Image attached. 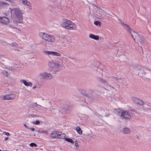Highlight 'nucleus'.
Here are the masks:
<instances>
[{
    "label": "nucleus",
    "instance_id": "f257e3e1",
    "mask_svg": "<svg viewBox=\"0 0 151 151\" xmlns=\"http://www.w3.org/2000/svg\"><path fill=\"white\" fill-rule=\"evenodd\" d=\"M122 25L130 33L133 39L135 40V38L137 40L138 42V43L139 45H145V40L142 37L138 35L137 32L133 30L128 25L123 22L122 23Z\"/></svg>",
    "mask_w": 151,
    "mask_h": 151
},
{
    "label": "nucleus",
    "instance_id": "423d86ee",
    "mask_svg": "<svg viewBox=\"0 0 151 151\" xmlns=\"http://www.w3.org/2000/svg\"><path fill=\"white\" fill-rule=\"evenodd\" d=\"M42 38L46 41L48 42H53L55 41V38L54 36L49 35L46 33H43Z\"/></svg>",
    "mask_w": 151,
    "mask_h": 151
},
{
    "label": "nucleus",
    "instance_id": "dca6fc26",
    "mask_svg": "<svg viewBox=\"0 0 151 151\" xmlns=\"http://www.w3.org/2000/svg\"><path fill=\"white\" fill-rule=\"evenodd\" d=\"M48 66L50 69L52 70L55 67V63L53 60H51L48 62Z\"/></svg>",
    "mask_w": 151,
    "mask_h": 151
},
{
    "label": "nucleus",
    "instance_id": "9b49d317",
    "mask_svg": "<svg viewBox=\"0 0 151 151\" xmlns=\"http://www.w3.org/2000/svg\"><path fill=\"white\" fill-rule=\"evenodd\" d=\"M32 104V106L34 109H36V108H37V109L41 110L42 111H47V108L42 107L41 106L37 104V102L33 103Z\"/></svg>",
    "mask_w": 151,
    "mask_h": 151
},
{
    "label": "nucleus",
    "instance_id": "b1692460",
    "mask_svg": "<svg viewBox=\"0 0 151 151\" xmlns=\"http://www.w3.org/2000/svg\"><path fill=\"white\" fill-rule=\"evenodd\" d=\"M76 130L77 132L80 134L81 135L82 134V132L81 129L79 127H77L76 128Z\"/></svg>",
    "mask_w": 151,
    "mask_h": 151
},
{
    "label": "nucleus",
    "instance_id": "9d476101",
    "mask_svg": "<svg viewBox=\"0 0 151 151\" xmlns=\"http://www.w3.org/2000/svg\"><path fill=\"white\" fill-rule=\"evenodd\" d=\"M15 97L16 94L13 93L3 95L1 98L5 100H12L15 99Z\"/></svg>",
    "mask_w": 151,
    "mask_h": 151
},
{
    "label": "nucleus",
    "instance_id": "c03bdc74",
    "mask_svg": "<svg viewBox=\"0 0 151 151\" xmlns=\"http://www.w3.org/2000/svg\"><path fill=\"white\" fill-rule=\"evenodd\" d=\"M36 88V86H34L33 87V89H35V88Z\"/></svg>",
    "mask_w": 151,
    "mask_h": 151
},
{
    "label": "nucleus",
    "instance_id": "09e8293b",
    "mask_svg": "<svg viewBox=\"0 0 151 151\" xmlns=\"http://www.w3.org/2000/svg\"><path fill=\"white\" fill-rule=\"evenodd\" d=\"M6 1H11L12 0H6Z\"/></svg>",
    "mask_w": 151,
    "mask_h": 151
},
{
    "label": "nucleus",
    "instance_id": "6ab92c4d",
    "mask_svg": "<svg viewBox=\"0 0 151 151\" xmlns=\"http://www.w3.org/2000/svg\"><path fill=\"white\" fill-rule=\"evenodd\" d=\"M37 131L40 134H43L46 135L48 134V130H44L42 129H40Z\"/></svg>",
    "mask_w": 151,
    "mask_h": 151
},
{
    "label": "nucleus",
    "instance_id": "393cba45",
    "mask_svg": "<svg viewBox=\"0 0 151 151\" xmlns=\"http://www.w3.org/2000/svg\"><path fill=\"white\" fill-rule=\"evenodd\" d=\"M12 45L13 47H15L14 48V50H20L18 48H16V47H18V44H17L16 43H15V42L13 43L12 44Z\"/></svg>",
    "mask_w": 151,
    "mask_h": 151
},
{
    "label": "nucleus",
    "instance_id": "c85d7f7f",
    "mask_svg": "<svg viewBox=\"0 0 151 151\" xmlns=\"http://www.w3.org/2000/svg\"><path fill=\"white\" fill-rule=\"evenodd\" d=\"M29 145L32 147H37V145L34 143H31L29 144Z\"/></svg>",
    "mask_w": 151,
    "mask_h": 151
},
{
    "label": "nucleus",
    "instance_id": "f03ea898",
    "mask_svg": "<svg viewBox=\"0 0 151 151\" xmlns=\"http://www.w3.org/2000/svg\"><path fill=\"white\" fill-rule=\"evenodd\" d=\"M61 25L64 28L68 30H76L77 29L76 25L71 21L67 19H63Z\"/></svg>",
    "mask_w": 151,
    "mask_h": 151
},
{
    "label": "nucleus",
    "instance_id": "58836bf2",
    "mask_svg": "<svg viewBox=\"0 0 151 151\" xmlns=\"http://www.w3.org/2000/svg\"><path fill=\"white\" fill-rule=\"evenodd\" d=\"M24 125L26 128L28 129V127L26 124H24Z\"/></svg>",
    "mask_w": 151,
    "mask_h": 151
},
{
    "label": "nucleus",
    "instance_id": "72a5a7b5",
    "mask_svg": "<svg viewBox=\"0 0 151 151\" xmlns=\"http://www.w3.org/2000/svg\"><path fill=\"white\" fill-rule=\"evenodd\" d=\"M2 45L5 46H8V45H10V44H8L6 42H2Z\"/></svg>",
    "mask_w": 151,
    "mask_h": 151
},
{
    "label": "nucleus",
    "instance_id": "a878e982",
    "mask_svg": "<svg viewBox=\"0 0 151 151\" xmlns=\"http://www.w3.org/2000/svg\"><path fill=\"white\" fill-rule=\"evenodd\" d=\"M17 26V24H11L9 25V27L13 29L16 28Z\"/></svg>",
    "mask_w": 151,
    "mask_h": 151
},
{
    "label": "nucleus",
    "instance_id": "3c124183",
    "mask_svg": "<svg viewBox=\"0 0 151 151\" xmlns=\"http://www.w3.org/2000/svg\"><path fill=\"white\" fill-rule=\"evenodd\" d=\"M106 116H108V115H106Z\"/></svg>",
    "mask_w": 151,
    "mask_h": 151
},
{
    "label": "nucleus",
    "instance_id": "5701e85b",
    "mask_svg": "<svg viewBox=\"0 0 151 151\" xmlns=\"http://www.w3.org/2000/svg\"><path fill=\"white\" fill-rule=\"evenodd\" d=\"M78 91L81 94L84 96H86L87 95L86 92V91L83 89H78Z\"/></svg>",
    "mask_w": 151,
    "mask_h": 151
},
{
    "label": "nucleus",
    "instance_id": "7c9ffc66",
    "mask_svg": "<svg viewBox=\"0 0 151 151\" xmlns=\"http://www.w3.org/2000/svg\"><path fill=\"white\" fill-rule=\"evenodd\" d=\"M144 107L145 109H150V107L147 104L144 105Z\"/></svg>",
    "mask_w": 151,
    "mask_h": 151
},
{
    "label": "nucleus",
    "instance_id": "473e14b6",
    "mask_svg": "<svg viewBox=\"0 0 151 151\" xmlns=\"http://www.w3.org/2000/svg\"><path fill=\"white\" fill-rule=\"evenodd\" d=\"M99 11H100V12H101V13H104L105 14H107L108 15H109V14L108 13H106L103 10H102L101 9H100Z\"/></svg>",
    "mask_w": 151,
    "mask_h": 151
},
{
    "label": "nucleus",
    "instance_id": "8fccbe9b",
    "mask_svg": "<svg viewBox=\"0 0 151 151\" xmlns=\"http://www.w3.org/2000/svg\"><path fill=\"white\" fill-rule=\"evenodd\" d=\"M36 116L35 115L33 116Z\"/></svg>",
    "mask_w": 151,
    "mask_h": 151
},
{
    "label": "nucleus",
    "instance_id": "0eeeda50",
    "mask_svg": "<svg viewBox=\"0 0 151 151\" xmlns=\"http://www.w3.org/2000/svg\"><path fill=\"white\" fill-rule=\"evenodd\" d=\"M73 108L71 106L66 105L61 109V112L63 114H67L72 111Z\"/></svg>",
    "mask_w": 151,
    "mask_h": 151
},
{
    "label": "nucleus",
    "instance_id": "de8ad7c7",
    "mask_svg": "<svg viewBox=\"0 0 151 151\" xmlns=\"http://www.w3.org/2000/svg\"><path fill=\"white\" fill-rule=\"evenodd\" d=\"M5 67H6V66H4L3 67V68H5Z\"/></svg>",
    "mask_w": 151,
    "mask_h": 151
},
{
    "label": "nucleus",
    "instance_id": "bb28decb",
    "mask_svg": "<svg viewBox=\"0 0 151 151\" xmlns=\"http://www.w3.org/2000/svg\"><path fill=\"white\" fill-rule=\"evenodd\" d=\"M65 140L66 141L68 142H70L71 143H74V142L72 139L68 138H65Z\"/></svg>",
    "mask_w": 151,
    "mask_h": 151
},
{
    "label": "nucleus",
    "instance_id": "aec40b11",
    "mask_svg": "<svg viewBox=\"0 0 151 151\" xmlns=\"http://www.w3.org/2000/svg\"><path fill=\"white\" fill-rule=\"evenodd\" d=\"M58 138L60 139H64L65 136V134L61 132H58Z\"/></svg>",
    "mask_w": 151,
    "mask_h": 151
},
{
    "label": "nucleus",
    "instance_id": "20e7f679",
    "mask_svg": "<svg viewBox=\"0 0 151 151\" xmlns=\"http://www.w3.org/2000/svg\"><path fill=\"white\" fill-rule=\"evenodd\" d=\"M39 77L41 78L46 80L51 79L52 78V76L50 73L46 72L40 73L39 75Z\"/></svg>",
    "mask_w": 151,
    "mask_h": 151
},
{
    "label": "nucleus",
    "instance_id": "6e6552de",
    "mask_svg": "<svg viewBox=\"0 0 151 151\" xmlns=\"http://www.w3.org/2000/svg\"><path fill=\"white\" fill-rule=\"evenodd\" d=\"M44 54L47 55H51L52 56H60L61 54L58 52L56 51L44 50L43 51Z\"/></svg>",
    "mask_w": 151,
    "mask_h": 151
},
{
    "label": "nucleus",
    "instance_id": "e433bc0d",
    "mask_svg": "<svg viewBox=\"0 0 151 151\" xmlns=\"http://www.w3.org/2000/svg\"><path fill=\"white\" fill-rule=\"evenodd\" d=\"M5 134L7 136H9L10 135V134L8 132H5Z\"/></svg>",
    "mask_w": 151,
    "mask_h": 151
},
{
    "label": "nucleus",
    "instance_id": "c9c22d12",
    "mask_svg": "<svg viewBox=\"0 0 151 151\" xmlns=\"http://www.w3.org/2000/svg\"><path fill=\"white\" fill-rule=\"evenodd\" d=\"M55 8H58V9H61V7L60 6H57V5L55 6Z\"/></svg>",
    "mask_w": 151,
    "mask_h": 151
},
{
    "label": "nucleus",
    "instance_id": "f704fd0d",
    "mask_svg": "<svg viewBox=\"0 0 151 151\" xmlns=\"http://www.w3.org/2000/svg\"><path fill=\"white\" fill-rule=\"evenodd\" d=\"M29 129L31 130V131L33 132L35 130V129L34 128L32 127V128H29Z\"/></svg>",
    "mask_w": 151,
    "mask_h": 151
},
{
    "label": "nucleus",
    "instance_id": "a18cd8bd",
    "mask_svg": "<svg viewBox=\"0 0 151 151\" xmlns=\"http://www.w3.org/2000/svg\"><path fill=\"white\" fill-rule=\"evenodd\" d=\"M148 131L149 132H151V128L148 129Z\"/></svg>",
    "mask_w": 151,
    "mask_h": 151
},
{
    "label": "nucleus",
    "instance_id": "4c0bfd02",
    "mask_svg": "<svg viewBox=\"0 0 151 151\" xmlns=\"http://www.w3.org/2000/svg\"><path fill=\"white\" fill-rule=\"evenodd\" d=\"M78 142L77 141H75V145L77 147L78 146Z\"/></svg>",
    "mask_w": 151,
    "mask_h": 151
},
{
    "label": "nucleus",
    "instance_id": "f3484780",
    "mask_svg": "<svg viewBox=\"0 0 151 151\" xmlns=\"http://www.w3.org/2000/svg\"><path fill=\"white\" fill-rule=\"evenodd\" d=\"M55 67L62 68V69H64L65 68L63 64L59 62L55 63Z\"/></svg>",
    "mask_w": 151,
    "mask_h": 151
},
{
    "label": "nucleus",
    "instance_id": "ea45409f",
    "mask_svg": "<svg viewBox=\"0 0 151 151\" xmlns=\"http://www.w3.org/2000/svg\"><path fill=\"white\" fill-rule=\"evenodd\" d=\"M32 52V50H30L28 52H26V53L27 54H29L31 52Z\"/></svg>",
    "mask_w": 151,
    "mask_h": 151
},
{
    "label": "nucleus",
    "instance_id": "4be33fe9",
    "mask_svg": "<svg viewBox=\"0 0 151 151\" xmlns=\"http://www.w3.org/2000/svg\"><path fill=\"white\" fill-rule=\"evenodd\" d=\"M89 37L91 39L96 40H98L99 39V37L97 35H95L93 34H90L89 35Z\"/></svg>",
    "mask_w": 151,
    "mask_h": 151
},
{
    "label": "nucleus",
    "instance_id": "a211bd4d",
    "mask_svg": "<svg viewBox=\"0 0 151 151\" xmlns=\"http://www.w3.org/2000/svg\"><path fill=\"white\" fill-rule=\"evenodd\" d=\"M123 132L124 134H128L130 133L131 131L129 128L125 127L123 128Z\"/></svg>",
    "mask_w": 151,
    "mask_h": 151
},
{
    "label": "nucleus",
    "instance_id": "c756f323",
    "mask_svg": "<svg viewBox=\"0 0 151 151\" xmlns=\"http://www.w3.org/2000/svg\"><path fill=\"white\" fill-rule=\"evenodd\" d=\"M101 22L99 21H96L94 22V24L96 25H100Z\"/></svg>",
    "mask_w": 151,
    "mask_h": 151
},
{
    "label": "nucleus",
    "instance_id": "603ef678",
    "mask_svg": "<svg viewBox=\"0 0 151 151\" xmlns=\"http://www.w3.org/2000/svg\"><path fill=\"white\" fill-rule=\"evenodd\" d=\"M21 49H22V48H21Z\"/></svg>",
    "mask_w": 151,
    "mask_h": 151
},
{
    "label": "nucleus",
    "instance_id": "39448f33",
    "mask_svg": "<svg viewBox=\"0 0 151 151\" xmlns=\"http://www.w3.org/2000/svg\"><path fill=\"white\" fill-rule=\"evenodd\" d=\"M119 114L122 119H129L131 118L130 114L126 111L122 110L119 112Z\"/></svg>",
    "mask_w": 151,
    "mask_h": 151
},
{
    "label": "nucleus",
    "instance_id": "864d4df0",
    "mask_svg": "<svg viewBox=\"0 0 151 151\" xmlns=\"http://www.w3.org/2000/svg\"><path fill=\"white\" fill-rule=\"evenodd\" d=\"M0 151H2L0 149Z\"/></svg>",
    "mask_w": 151,
    "mask_h": 151
},
{
    "label": "nucleus",
    "instance_id": "cd10ccee",
    "mask_svg": "<svg viewBox=\"0 0 151 151\" xmlns=\"http://www.w3.org/2000/svg\"><path fill=\"white\" fill-rule=\"evenodd\" d=\"M40 123V122L39 120H37L35 121H33L32 122V123L35 125L38 124Z\"/></svg>",
    "mask_w": 151,
    "mask_h": 151
},
{
    "label": "nucleus",
    "instance_id": "1a4fd4ad",
    "mask_svg": "<svg viewBox=\"0 0 151 151\" xmlns=\"http://www.w3.org/2000/svg\"><path fill=\"white\" fill-rule=\"evenodd\" d=\"M98 80L99 81H100L101 83L104 84V85L106 86L107 88H108L109 89H108L109 91L110 90H112L113 91H116L115 89H114V87H111L110 86H108L107 82L105 80L101 78H98Z\"/></svg>",
    "mask_w": 151,
    "mask_h": 151
},
{
    "label": "nucleus",
    "instance_id": "4468645a",
    "mask_svg": "<svg viewBox=\"0 0 151 151\" xmlns=\"http://www.w3.org/2000/svg\"><path fill=\"white\" fill-rule=\"evenodd\" d=\"M21 3L24 5L29 7L32 6V4L28 0H19Z\"/></svg>",
    "mask_w": 151,
    "mask_h": 151
},
{
    "label": "nucleus",
    "instance_id": "2f4dec72",
    "mask_svg": "<svg viewBox=\"0 0 151 151\" xmlns=\"http://www.w3.org/2000/svg\"><path fill=\"white\" fill-rule=\"evenodd\" d=\"M67 58H70L71 59L73 60H75L76 58L75 57H73L72 56H67Z\"/></svg>",
    "mask_w": 151,
    "mask_h": 151
},
{
    "label": "nucleus",
    "instance_id": "7ed1b4c3",
    "mask_svg": "<svg viewBox=\"0 0 151 151\" xmlns=\"http://www.w3.org/2000/svg\"><path fill=\"white\" fill-rule=\"evenodd\" d=\"M12 13H14L17 19L18 22L22 23L23 20V15L24 12L19 8L18 7H15L13 9L9 8Z\"/></svg>",
    "mask_w": 151,
    "mask_h": 151
},
{
    "label": "nucleus",
    "instance_id": "49530a36",
    "mask_svg": "<svg viewBox=\"0 0 151 151\" xmlns=\"http://www.w3.org/2000/svg\"><path fill=\"white\" fill-rule=\"evenodd\" d=\"M121 79H119V78H117V79H116V80H120Z\"/></svg>",
    "mask_w": 151,
    "mask_h": 151
},
{
    "label": "nucleus",
    "instance_id": "2eb2a0df",
    "mask_svg": "<svg viewBox=\"0 0 151 151\" xmlns=\"http://www.w3.org/2000/svg\"><path fill=\"white\" fill-rule=\"evenodd\" d=\"M20 82L23 83L26 86H32V84L31 82H27V81L24 80H20Z\"/></svg>",
    "mask_w": 151,
    "mask_h": 151
},
{
    "label": "nucleus",
    "instance_id": "37998d69",
    "mask_svg": "<svg viewBox=\"0 0 151 151\" xmlns=\"http://www.w3.org/2000/svg\"><path fill=\"white\" fill-rule=\"evenodd\" d=\"M5 72H6V74H5V76H6L8 75L6 71H5Z\"/></svg>",
    "mask_w": 151,
    "mask_h": 151
},
{
    "label": "nucleus",
    "instance_id": "79ce46f5",
    "mask_svg": "<svg viewBox=\"0 0 151 151\" xmlns=\"http://www.w3.org/2000/svg\"><path fill=\"white\" fill-rule=\"evenodd\" d=\"M8 139V137H5V141H6V140H7Z\"/></svg>",
    "mask_w": 151,
    "mask_h": 151
},
{
    "label": "nucleus",
    "instance_id": "ddd939ff",
    "mask_svg": "<svg viewBox=\"0 0 151 151\" xmlns=\"http://www.w3.org/2000/svg\"><path fill=\"white\" fill-rule=\"evenodd\" d=\"M133 101L136 104L138 105L142 106L144 104V101L142 100L137 98H133Z\"/></svg>",
    "mask_w": 151,
    "mask_h": 151
},
{
    "label": "nucleus",
    "instance_id": "412c9836",
    "mask_svg": "<svg viewBox=\"0 0 151 151\" xmlns=\"http://www.w3.org/2000/svg\"><path fill=\"white\" fill-rule=\"evenodd\" d=\"M58 132L57 131L52 132L51 134V137L53 138H58Z\"/></svg>",
    "mask_w": 151,
    "mask_h": 151
},
{
    "label": "nucleus",
    "instance_id": "a19ab883",
    "mask_svg": "<svg viewBox=\"0 0 151 151\" xmlns=\"http://www.w3.org/2000/svg\"><path fill=\"white\" fill-rule=\"evenodd\" d=\"M63 59H65V60H68V58H66V57H63Z\"/></svg>",
    "mask_w": 151,
    "mask_h": 151
},
{
    "label": "nucleus",
    "instance_id": "f8f14e48",
    "mask_svg": "<svg viewBox=\"0 0 151 151\" xmlns=\"http://www.w3.org/2000/svg\"><path fill=\"white\" fill-rule=\"evenodd\" d=\"M10 20L9 19L5 17H1L0 20V22L5 25H7L10 22Z\"/></svg>",
    "mask_w": 151,
    "mask_h": 151
}]
</instances>
